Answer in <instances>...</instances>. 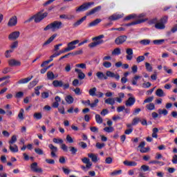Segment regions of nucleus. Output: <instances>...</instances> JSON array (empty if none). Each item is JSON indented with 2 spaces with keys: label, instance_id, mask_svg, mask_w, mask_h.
Returning a JSON list of instances; mask_svg holds the SVG:
<instances>
[{
  "label": "nucleus",
  "instance_id": "nucleus-1",
  "mask_svg": "<svg viewBox=\"0 0 177 177\" xmlns=\"http://www.w3.org/2000/svg\"><path fill=\"white\" fill-rule=\"evenodd\" d=\"M63 26V23L59 21H55L50 24L47 25L44 28V31H48V30H52L55 31V30H60Z\"/></svg>",
  "mask_w": 177,
  "mask_h": 177
},
{
  "label": "nucleus",
  "instance_id": "nucleus-2",
  "mask_svg": "<svg viewBox=\"0 0 177 177\" xmlns=\"http://www.w3.org/2000/svg\"><path fill=\"white\" fill-rule=\"evenodd\" d=\"M102 38H104V35H100L99 36L93 37V41H93V42L89 44L88 48H96V46H97V45H102V44H103L104 42V41L103 39H102Z\"/></svg>",
  "mask_w": 177,
  "mask_h": 177
},
{
  "label": "nucleus",
  "instance_id": "nucleus-3",
  "mask_svg": "<svg viewBox=\"0 0 177 177\" xmlns=\"http://www.w3.org/2000/svg\"><path fill=\"white\" fill-rule=\"evenodd\" d=\"M45 17H48V12H44L42 14V12H38L35 15V23H41Z\"/></svg>",
  "mask_w": 177,
  "mask_h": 177
},
{
  "label": "nucleus",
  "instance_id": "nucleus-4",
  "mask_svg": "<svg viewBox=\"0 0 177 177\" xmlns=\"http://www.w3.org/2000/svg\"><path fill=\"white\" fill-rule=\"evenodd\" d=\"M95 3L93 2H86L81 5L79 8L76 9V12H85V10H88L92 5Z\"/></svg>",
  "mask_w": 177,
  "mask_h": 177
},
{
  "label": "nucleus",
  "instance_id": "nucleus-5",
  "mask_svg": "<svg viewBox=\"0 0 177 177\" xmlns=\"http://www.w3.org/2000/svg\"><path fill=\"white\" fill-rule=\"evenodd\" d=\"M127 38L128 37L126 35L119 36L115 39V44L116 45H122V44L127 41Z\"/></svg>",
  "mask_w": 177,
  "mask_h": 177
},
{
  "label": "nucleus",
  "instance_id": "nucleus-6",
  "mask_svg": "<svg viewBox=\"0 0 177 177\" xmlns=\"http://www.w3.org/2000/svg\"><path fill=\"white\" fill-rule=\"evenodd\" d=\"M77 44H80V40L77 39L69 42L68 44V47L66 48L68 52H70V50H74V49H75V45H77Z\"/></svg>",
  "mask_w": 177,
  "mask_h": 177
},
{
  "label": "nucleus",
  "instance_id": "nucleus-7",
  "mask_svg": "<svg viewBox=\"0 0 177 177\" xmlns=\"http://www.w3.org/2000/svg\"><path fill=\"white\" fill-rule=\"evenodd\" d=\"M19 37H20V32L15 31V32H11L8 35V39H10V41H16V39H17V38H19Z\"/></svg>",
  "mask_w": 177,
  "mask_h": 177
},
{
  "label": "nucleus",
  "instance_id": "nucleus-8",
  "mask_svg": "<svg viewBox=\"0 0 177 177\" xmlns=\"http://www.w3.org/2000/svg\"><path fill=\"white\" fill-rule=\"evenodd\" d=\"M124 17V14H113L108 19L110 21H115L116 20H120Z\"/></svg>",
  "mask_w": 177,
  "mask_h": 177
},
{
  "label": "nucleus",
  "instance_id": "nucleus-9",
  "mask_svg": "<svg viewBox=\"0 0 177 177\" xmlns=\"http://www.w3.org/2000/svg\"><path fill=\"white\" fill-rule=\"evenodd\" d=\"M30 169L33 172L42 173V168H38V163H37V162H35L30 165Z\"/></svg>",
  "mask_w": 177,
  "mask_h": 177
},
{
  "label": "nucleus",
  "instance_id": "nucleus-10",
  "mask_svg": "<svg viewBox=\"0 0 177 177\" xmlns=\"http://www.w3.org/2000/svg\"><path fill=\"white\" fill-rule=\"evenodd\" d=\"M16 24H17V17L13 16L9 19L8 26V27H15Z\"/></svg>",
  "mask_w": 177,
  "mask_h": 177
},
{
  "label": "nucleus",
  "instance_id": "nucleus-11",
  "mask_svg": "<svg viewBox=\"0 0 177 177\" xmlns=\"http://www.w3.org/2000/svg\"><path fill=\"white\" fill-rule=\"evenodd\" d=\"M8 66H10V67L20 66H21V62L15 59H10L8 60Z\"/></svg>",
  "mask_w": 177,
  "mask_h": 177
},
{
  "label": "nucleus",
  "instance_id": "nucleus-12",
  "mask_svg": "<svg viewBox=\"0 0 177 177\" xmlns=\"http://www.w3.org/2000/svg\"><path fill=\"white\" fill-rule=\"evenodd\" d=\"M101 10H102V6H98L93 8L90 11L87 12L86 14V16H92V15H95V13H97V12H99Z\"/></svg>",
  "mask_w": 177,
  "mask_h": 177
},
{
  "label": "nucleus",
  "instance_id": "nucleus-13",
  "mask_svg": "<svg viewBox=\"0 0 177 177\" xmlns=\"http://www.w3.org/2000/svg\"><path fill=\"white\" fill-rule=\"evenodd\" d=\"M135 102H136V99L133 97H130L128 98V100L125 102V105L127 107H131V106H133L135 104Z\"/></svg>",
  "mask_w": 177,
  "mask_h": 177
},
{
  "label": "nucleus",
  "instance_id": "nucleus-14",
  "mask_svg": "<svg viewBox=\"0 0 177 177\" xmlns=\"http://www.w3.org/2000/svg\"><path fill=\"white\" fill-rule=\"evenodd\" d=\"M126 59L127 60H132V58L133 57V50L132 48H127L126 50Z\"/></svg>",
  "mask_w": 177,
  "mask_h": 177
},
{
  "label": "nucleus",
  "instance_id": "nucleus-15",
  "mask_svg": "<svg viewBox=\"0 0 177 177\" xmlns=\"http://www.w3.org/2000/svg\"><path fill=\"white\" fill-rule=\"evenodd\" d=\"M144 19H139L135 21H132L129 24H124L125 27H131V26H136V24H140L141 23H144Z\"/></svg>",
  "mask_w": 177,
  "mask_h": 177
},
{
  "label": "nucleus",
  "instance_id": "nucleus-16",
  "mask_svg": "<svg viewBox=\"0 0 177 177\" xmlns=\"http://www.w3.org/2000/svg\"><path fill=\"white\" fill-rule=\"evenodd\" d=\"M86 20V16L82 17L80 19L77 20L76 22L73 24V27H78V26H81L84 21Z\"/></svg>",
  "mask_w": 177,
  "mask_h": 177
},
{
  "label": "nucleus",
  "instance_id": "nucleus-17",
  "mask_svg": "<svg viewBox=\"0 0 177 177\" xmlns=\"http://www.w3.org/2000/svg\"><path fill=\"white\" fill-rule=\"evenodd\" d=\"M135 19H138V15L136 14L129 15L124 18V21H129V20H133Z\"/></svg>",
  "mask_w": 177,
  "mask_h": 177
},
{
  "label": "nucleus",
  "instance_id": "nucleus-18",
  "mask_svg": "<svg viewBox=\"0 0 177 177\" xmlns=\"http://www.w3.org/2000/svg\"><path fill=\"white\" fill-rule=\"evenodd\" d=\"M75 73H77V78H79V80H84L85 78V73H83L82 71L78 68H75Z\"/></svg>",
  "mask_w": 177,
  "mask_h": 177
},
{
  "label": "nucleus",
  "instance_id": "nucleus-19",
  "mask_svg": "<svg viewBox=\"0 0 177 177\" xmlns=\"http://www.w3.org/2000/svg\"><path fill=\"white\" fill-rule=\"evenodd\" d=\"M53 85L55 86V88H62L63 86V81L54 80L53 82Z\"/></svg>",
  "mask_w": 177,
  "mask_h": 177
},
{
  "label": "nucleus",
  "instance_id": "nucleus-20",
  "mask_svg": "<svg viewBox=\"0 0 177 177\" xmlns=\"http://www.w3.org/2000/svg\"><path fill=\"white\" fill-rule=\"evenodd\" d=\"M123 164L126 165L127 167H136L138 165V163L135 161H128V160H124L123 162Z\"/></svg>",
  "mask_w": 177,
  "mask_h": 177
},
{
  "label": "nucleus",
  "instance_id": "nucleus-21",
  "mask_svg": "<svg viewBox=\"0 0 177 177\" xmlns=\"http://www.w3.org/2000/svg\"><path fill=\"white\" fill-rule=\"evenodd\" d=\"M56 37H57V34H53L47 41H46L43 44V46H46V45H49V44H50V42H52Z\"/></svg>",
  "mask_w": 177,
  "mask_h": 177
},
{
  "label": "nucleus",
  "instance_id": "nucleus-22",
  "mask_svg": "<svg viewBox=\"0 0 177 177\" xmlns=\"http://www.w3.org/2000/svg\"><path fill=\"white\" fill-rule=\"evenodd\" d=\"M102 21L101 19H96L95 20L93 21L92 22L88 24V27H95V26H97L99 23Z\"/></svg>",
  "mask_w": 177,
  "mask_h": 177
},
{
  "label": "nucleus",
  "instance_id": "nucleus-23",
  "mask_svg": "<svg viewBox=\"0 0 177 177\" xmlns=\"http://www.w3.org/2000/svg\"><path fill=\"white\" fill-rule=\"evenodd\" d=\"M104 102L106 104H111V106H114V104H115V98L109 97L108 99L104 100Z\"/></svg>",
  "mask_w": 177,
  "mask_h": 177
},
{
  "label": "nucleus",
  "instance_id": "nucleus-24",
  "mask_svg": "<svg viewBox=\"0 0 177 177\" xmlns=\"http://www.w3.org/2000/svg\"><path fill=\"white\" fill-rule=\"evenodd\" d=\"M156 96H158V97H164L165 96V93H164V91L161 88H158L156 91Z\"/></svg>",
  "mask_w": 177,
  "mask_h": 177
},
{
  "label": "nucleus",
  "instance_id": "nucleus-25",
  "mask_svg": "<svg viewBox=\"0 0 177 177\" xmlns=\"http://www.w3.org/2000/svg\"><path fill=\"white\" fill-rule=\"evenodd\" d=\"M32 79V76L21 79L18 82V84H27V82H30V81H31Z\"/></svg>",
  "mask_w": 177,
  "mask_h": 177
},
{
  "label": "nucleus",
  "instance_id": "nucleus-26",
  "mask_svg": "<svg viewBox=\"0 0 177 177\" xmlns=\"http://www.w3.org/2000/svg\"><path fill=\"white\" fill-rule=\"evenodd\" d=\"M96 75L98 80H107V77L102 72H97Z\"/></svg>",
  "mask_w": 177,
  "mask_h": 177
},
{
  "label": "nucleus",
  "instance_id": "nucleus-27",
  "mask_svg": "<svg viewBox=\"0 0 177 177\" xmlns=\"http://www.w3.org/2000/svg\"><path fill=\"white\" fill-rule=\"evenodd\" d=\"M155 28L158 30H164V28H165V25L162 22L156 23L155 24Z\"/></svg>",
  "mask_w": 177,
  "mask_h": 177
},
{
  "label": "nucleus",
  "instance_id": "nucleus-28",
  "mask_svg": "<svg viewBox=\"0 0 177 177\" xmlns=\"http://www.w3.org/2000/svg\"><path fill=\"white\" fill-rule=\"evenodd\" d=\"M65 100L66 102H68V104L74 103V97H73L71 95H67L65 98Z\"/></svg>",
  "mask_w": 177,
  "mask_h": 177
},
{
  "label": "nucleus",
  "instance_id": "nucleus-29",
  "mask_svg": "<svg viewBox=\"0 0 177 177\" xmlns=\"http://www.w3.org/2000/svg\"><path fill=\"white\" fill-rule=\"evenodd\" d=\"M88 157L91 158V161H93V162H97V156L96 155L93 153H88Z\"/></svg>",
  "mask_w": 177,
  "mask_h": 177
},
{
  "label": "nucleus",
  "instance_id": "nucleus-30",
  "mask_svg": "<svg viewBox=\"0 0 177 177\" xmlns=\"http://www.w3.org/2000/svg\"><path fill=\"white\" fill-rule=\"evenodd\" d=\"M9 149L10 151H12V153H17L19 151V147H17V145H14V147L12 145H10Z\"/></svg>",
  "mask_w": 177,
  "mask_h": 177
},
{
  "label": "nucleus",
  "instance_id": "nucleus-31",
  "mask_svg": "<svg viewBox=\"0 0 177 177\" xmlns=\"http://www.w3.org/2000/svg\"><path fill=\"white\" fill-rule=\"evenodd\" d=\"M18 118H19L21 121H23V120H24V109H20L19 113L18 114Z\"/></svg>",
  "mask_w": 177,
  "mask_h": 177
},
{
  "label": "nucleus",
  "instance_id": "nucleus-32",
  "mask_svg": "<svg viewBox=\"0 0 177 177\" xmlns=\"http://www.w3.org/2000/svg\"><path fill=\"white\" fill-rule=\"evenodd\" d=\"M112 55L115 56H118L121 55V49L120 48H116L112 51Z\"/></svg>",
  "mask_w": 177,
  "mask_h": 177
},
{
  "label": "nucleus",
  "instance_id": "nucleus-33",
  "mask_svg": "<svg viewBox=\"0 0 177 177\" xmlns=\"http://www.w3.org/2000/svg\"><path fill=\"white\" fill-rule=\"evenodd\" d=\"M95 121L97 124H102L103 123V118L99 114L95 115Z\"/></svg>",
  "mask_w": 177,
  "mask_h": 177
},
{
  "label": "nucleus",
  "instance_id": "nucleus-34",
  "mask_svg": "<svg viewBox=\"0 0 177 177\" xmlns=\"http://www.w3.org/2000/svg\"><path fill=\"white\" fill-rule=\"evenodd\" d=\"M165 42V39H156L153 41L154 45H162Z\"/></svg>",
  "mask_w": 177,
  "mask_h": 177
},
{
  "label": "nucleus",
  "instance_id": "nucleus-35",
  "mask_svg": "<svg viewBox=\"0 0 177 177\" xmlns=\"http://www.w3.org/2000/svg\"><path fill=\"white\" fill-rule=\"evenodd\" d=\"M47 78L48 80H55V74H53V72L48 71L47 73Z\"/></svg>",
  "mask_w": 177,
  "mask_h": 177
},
{
  "label": "nucleus",
  "instance_id": "nucleus-36",
  "mask_svg": "<svg viewBox=\"0 0 177 177\" xmlns=\"http://www.w3.org/2000/svg\"><path fill=\"white\" fill-rule=\"evenodd\" d=\"M104 131L105 132H107L108 133H110L111 132H114V127H106L104 129Z\"/></svg>",
  "mask_w": 177,
  "mask_h": 177
},
{
  "label": "nucleus",
  "instance_id": "nucleus-37",
  "mask_svg": "<svg viewBox=\"0 0 177 177\" xmlns=\"http://www.w3.org/2000/svg\"><path fill=\"white\" fill-rule=\"evenodd\" d=\"M157 133H158V129L157 127L153 128V133H152V138H155L156 139H157V138H158Z\"/></svg>",
  "mask_w": 177,
  "mask_h": 177
},
{
  "label": "nucleus",
  "instance_id": "nucleus-38",
  "mask_svg": "<svg viewBox=\"0 0 177 177\" xmlns=\"http://www.w3.org/2000/svg\"><path fill=\"white\" fill-rule=\"evenodd\" d=\"M90 96H95L96 95V87H94L93 88H91L88 91Z\"/></svg>",
  "mask_w": 177,
  "mask_h": 177
},
{
  "label": "nucleus",
  "instance_id": "nucleus-39",
  "mask_svg": "<svg viewBox=\"0 0 177 177\" xmlns=\"http://www.w3.org/2000/svg\"><path fill=\"white\" fill-rule=\"evenodd\" d=\"M140 118H134L133 119V121L131 122V125H138V124H139V122H140Z\"/></svg>",
  "mask_w": 177,
  "mask_h": 177
},
{
  "label": "nucleus",
  "instance_id": "nucleus-40",
  "mask_svg": "<svg viewBox=\"0 0 177 177\" xmlns=\"http://www.w3.org/2000/svg\"><path fill=\"white\" fill-rule=\"evenodd\" d=\"M59 19H65L66 20H70V19H74V16L73 15H71V18L68 17V15H59Z\"/></svg>",
  "mask_w": 177,
  "mask_h": 177
},
{
  "label": "nucleus",
  "instance_id": "nucleus-41",
  "mask_svg": "<svg viewBox=\"0 0 177 177\" xmlns=\"http://www.w3.org/2000/svg\"><path fill=\"white\" fill-rule=\"evenodd\" d=\"M42 86H37V87L35 88V93L37 95V96H39L41 93L39 92V89H41Z\"/></svg>",
  "mask_w": 177,
  "mask_h": 177
},
{
  "label": "nucleus",
  "instance_id": "nucleus-42",
  "mask_svg": "<svg viewBox=\"0 0 177 177\" xmlns=\"http://www.w3.org/2000/svg\"><path fill=\"white\" fill-rule=\"evenodd\" d=\"M34 118L36 120H41L42 118V113H35L33 115Z\"/></svg>",
  "mask_w": 177,
  "mask_h": 177
},
{
  "label": "nucleus",
  "instance_id": "nucleus-43",
  "mask_svg": "<svg viewBox=\"0 0 177 177\" xmlns=\"http://www.w3.org/2000/svg\"><path fill=\"white\" fill-rule=\"evenodd\" d=\"M145 67L147 71H149V72L153 71V66H151V65L149 62L145 63Z\"/></svg>",
  "mask_w": 177,
  "mask_h": 177
},
{
  "label": "nucleus",
  "instance_id": "nucleus-44",
  "mask_svg": "<svg viewBox=\"0 0 177 177\" xmlns=\"http://www.w3.org/2000/svg\"><path fill=\"white\" fill-rule=\"evenodd\" d=\"M97 103H99V100L98 99H95V100H94V102H93V103H91L90 102V106L92 108V109H93V107H97Z\"/></svg>",
  "mask_w": 177,
  "mask_h": 177
},
{
  "label": "nucleus",
  "instance_id": "nucleus-45",
  "mask_svg": "<svg viewBox=\"0 0 177 177\" xmlns=\"http://www.w3.org/2000/svg\"><path fill=\"white\" fill-rule=\"evenodd\" d=\"M17 46H19V41H15L12 42V44L10 45V48L11 49H16V48H17Z\"/></svg>",
  "mask_w": 177,
  "mask_h": 177
},
{
  "label": "nucleus",
  "instance_id": "nucleus-46",
  "mask_svg": "<svg viewBox=\"0 0 177 177\" xmlns=\"http://www.w3.org/2000/svg\"><path fill=\"white\" fill-rule=\"evenodd\" d=\"M158 112L159 113V114H163V115H167L168 114V111L167 109H158Z\"/></svg>",
  "mask_w": 177,
  "mask_h": 177
},
{
  "label": "nucleus",
  "instance_id": "nucleus-47",
  "mask_svg": "<svg viewBox=\"0 0 177 177\" xmlns=\"http://www.w3.org/2000/svg\"><path fill=\"white\" fill-rule=\"evenodd\" d=\"M48 147L50 149L51 152H57V147H55L53 144H50Z\"/></svg>",
  "mask_w": 177,
  "mask_h": 177
},
{
  "label": "nucleus",
  "instance_id": "nucleus-48",
  "mask_svg": "<svg viewBox=\"0 0 177 177\" xmlns=\"http://www.w3.org/2000/svg\"><path fill=\"white\" fill-rule=\"evenodd\" d=\"M139 78H140V76H139V75H136V76L133 77V80H132V84H133V85H137V84H138V80H139Z\"/></svg>",
  "mask_w": 177,
  "mask_h": 177
},
{
  "label": "nucleus",
  "instance_id": "nucleus-49",
  "mask_svg": "<svg viewBox=\"0 0 177 177\" xmlns=\"http://www.w3.org/2000/svg\"><path fill=\"white\" fill-rule=\"evenodd\" d=\"M102 66L105 67V68H110V67H111V62H103Z\"/></svg>",
  "mask_w": 177,
  "mask_h": 177
},
{
  "label": "nucleus",
  "instance_id": "nucleus-50",
  "mask_svg": "<svg viewBox=\"0 0 177 177\" xmlns=\"http://www.w3.org/2000/svg\"><path fill=\"white\" fill-rule=\"evenodd\" d=\"M15 142H17V137H16V136H12L11 140L9 141V144L13 145Z\"/></svg>",
  "mask_w": 177,
  "mask_h": 177
},
{
  "label": "nucleus",
  "instance_id": "nucleus-51",
  "mask_svg": "<svg viewBox=\"0 0 177 177\" xmlns=\"http://www.w3.org/2000/svg\"><path fill=\"white\" fill-rule=\"evenodd\" d=\"M23 96H24V93H23V91H19L15 95V97H17V99H20L23 97Z\"/></svg>",
  "mask_w": 177,
  "mask_h": 177
},
{
  "label": "nucleus",
  "instance_id": "nucleus-52",
  "mask_svg": "<svg viewBox=\"0 0 177 177\" xmlns=\"http://www.w3.org/2000/svg\"><path fill=\"white\" fill-rule=\"evenodd\" d=\"M8 53H13V49H10V50H7L5 52V57H6V59H9V57H10V55H8Z\"/></svg>",
  "mask_w": 177,
  "mask_h": 177
},
{
  "label": "nucleus",
  "instance_id": "nucleus-53",
  "mask_svg": "<svg viewBox=\"0 0 177 177\" xmlns=\"http://www.w3.org/2000/svg\"><path fill=\"white\" fill-rule=\"evenodd\" d=\"M140 44H141V45H149L150 44V40H149V39H142L140 41Z\"/></svg>",
  "mask_w": 177,
  "mask_h": 177
},
{
  "label": "nucleus",
  "instance_id": "nucleus-54",
  "mask_svg": "<svg viewBox=\"0 0 177 177\" xmlns=\"http://www.w3.org/2000/svg\"><path fill=\"white\" fill-rule=\"evenodd\" d=\"M35 151L37 154H39V156H42V154H44V151L39 148H35Z\"/></svg>",
  "mask_w": 177,
  "mask_h": 177
},
{
  "label": "nucleus",
  "instance_id": "nucleus-55",
  "mask_svg": "<svg viewBox=\"0 0 177 177\" xmlns=\"http://www.w3.org/2000/svg\"><path fill=\"white\" fill-rule=\"evenodd\" d=\"M149 164H158L159 165H164V162L158 161V160H151Z\"/></svg>",
  "mask_w": 177,
  "mask_h": 177
},
{
  "label": "nucleus",
  "instance_id": "nucleus-56",
  "mask_svg": "<svg viewBox=\"0 0 177 177\" xmlns=\"http://www.w3.org/2000/svg\"><path fill=\"white\" fill-rule=\"evenodd\" d=\"M141 169H142V171H144V172H146L147 171H150V167H149L146 165H143L141 166Z\"/></svg>",
  "mask_w": 177,
  "mask_h": 177
},
{
  "label": "nucleus",
  "instance_id": "nucleus-57",
  "mask_svg": "<svg viewBox=\"0 0 177 177\" xmlns=\"http://www.w3.org/2000/svg\"><path fill=\"white\" fill-rule=\"evenodd\" d=\"M104 146H105L104 143L97 142L95 145V147H97V149H99L100 150L103 149Z\"/></svg>",
  "mask_w": 177,
  "mask_h": 177
},
{
  "label": "nucleus",
  "instance_id": "nucleus-58",
  "mask_svg": "<svg viewBox=\"0 0 177 177\" xmlns=\"http://www.w3.org/2000/svg\"><path fill=\"white\" fill-rule=\"evenodd\" d=\"M12 71V68L9 67H6L3 69L2 73L3 74H8V73H10Z\"/></svg>",
  "mask_w": 177,
  "mask_h": 177
},
{
  "label": "nucleus",
  "instance_id": "nucleus-59",
  "mask_svg": "<svg viewBox=\"0 0 177 177\" xmlns=\"http://www.w3.org/2000/svg\"><path fill=\"white\" fill-rule=\"evenodd\" d=\"M106 74V77H109L110 78H114V75L115 73H114L110 71H107Z\"/></svg>",
  "mask_w": 177,
  "mask_h": 177
},
{
  "label": "nucleus",
  "instance_id": "nucleus-60",
  "mask_svg": "<svg viewBox=\"0 0 177 177\" xmlns=\"http://www.w3.org/2000/svg\"><path fill=\"white\" fill-rule=\"evenodd\" d=\"M168 21V16H164L160 19V23L165 24Z\"/></svg>",
  "mask_w": 177,
  "mask_h": 177
},
{
  "label": "nucleus",
  "instance_id": "nucleus-61",
  "mask_svg": "<svg viewBox=\"0 0 177 177\" xmlns=\"http://www.w3.org/2000/svg\"><path fill=\"white\" fill-rule=\"evenodd\" d=\"M70 151L71 152V154H77V149L74 147H70Z\"/></svg>",
  "mask_w": 177,
  "mask_h": 177
},
{
  "label": "nucleus",
  "instance_id": "nucleus-62",
  "mask_svg": "<svg viewBox=\"0 0 177 177\" xmlns=\"http://www.w3.org/2000/svg\"><path fill=\"white\" fill-rule=\"evenodd\" d=\"M147 109L148 110H154V109H156V106H154V104L150 103L149 104L147 105Z\"/></svg>",
  "mask_w": 177,
  "mask_h": 177
},
{
  "label": "nucleus",
  "instance_id": "nucleus-63",
  "mask_svg": "<svg viewBox=\"0 0 177 177\" xmlns=\"http://www.w3.org/2000/svg\"><path fill=\"white\" fill-rule=\"evenodd\" d=\"M37 84H38V80H37V79H35L30 83V88H34V86H35V85H37Z\"/></svg>",
  "mask_w": 177,
  "mask_h": 177
},
{
  "label": "nucleus",
  "instance_id": "nucleus-64",
  "mask_svg": "<svg viewBox=\"0 0 177 177\" xmlns=\"http://www.w3.org/2000/svg\"><path fill=\"white\" fill-rule=\"evenodd\" d=\"M150 151V147H143L141 148L140 151V153H147V151Z\"/></svg>",
  "mask_w": 177,
  "mask_h": 177
}]
</instances>
